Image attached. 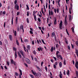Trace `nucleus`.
<instances>
[{
  "instance_id": "obj_1",
  "label": "nucleus",
  "mask_w": 78,
  "mask_h": 78,
  "mask_svg": "<svg viewBox=\"0 0 78 78\" xmlns=\"http://www.w3.org/2000/svg\"><path fill=\"white\" fill-rule=\"evenodd\" d=\"M70 6L69 8V12L70 14H71V11L73 12V9H72V8L73 7V5L71 3H70Z\"/></svg>"
},
{
  "instance_id": "obj_2",
  "label": "nucleus",
  "mask_w": 78,
  "mask_h": 78,
  "mask_svg": "<svg viewBox=\"0 0 78 78\" xmlns=\"http://www.w3.org/2000/svg\"><path fill=\"white\" fill-rule=\"evenodd\" d=\"M62 21H61L60 23L59 24V28L60 30H62Z\"/></svg>"
},
{
  "instance_id": "obj_3",
  "label": "nucleus",
  "mask_w": 78,
  "mask_h": 78,
  "mask_svg": "<svg viewBox=\"0 0 78 78\" xmlns=\"http://www.w3.org/2000/svg\"><path fill=\"white\" fill-rule=\"evenodd\" d=\"M31 72L34 75H35V76H38V75H37V73H36V72H34V71L33 70H32Z\"/></svg>"
},
{
  "instance_id": "obj_4",
  "label": "nucleus",
  "mask_w": 78,
  "mask_h": 78,
  "mask_svg": "<svg viewBox=\"0 0 78 78\" xmlns=\"http://www.w3.org/2000/svg\"><path fill=\"white\" fill-rule=\"evenodd\" d=\"M15 9H17V10H18V11H19V5H18V4H16L15 6Z\"/></svg>"
},
{
  "instance_id": "obj_5",
  "label": "nucleus",
  "mask_w": 78,
  "mask_h": 78,
  "mask_svg": "<svg viewBox=\"0 0 78 78\" xmlns=\"http://www.w3.org/2000/svg\"><path fill=\"white\" fill-rule=\"evenodd\" d=\"M19 70L20 73V74L19 75L20 78H22V76H21L22 75V70L20 69H19Z\"/></svg>"
},
{
  "instance_id": "obj_6",
  "label": "nucleus",
  "mask_w": 78,
  "mask_h": 78,
  "mask_svg": "<svg viewBox=\"0 0 78 78\" xmlns=\"http://www.w3.org/2000/svg\"><path fill=\"white\" fill-rule=\"evenodd\" d=\"M57 58H60L61 59V60H62V56L60 55H56Z\"/></svg>"
},
{
  "instance_id": "obj_7",
  "label": "nucleus",
  "mask_w": 78,
  "mask_h": 78,
  "mask_svg": "<svg viewBox=\"0 0 78 78\" xmlns=\"http://www.w3.org/2000/svg\"><path fill=\"white\" fill-rule=\"evenodd\" d=\"M26 61L27 62V64H30L31 63V62H30V60L28 58H26Z\"/></svg>"
},
{
  "instance_id": "obj_8",
  "label": "nucleus",
  "mask_w": 78,
  "mask_h": 78,
  "mask_svg": "<svg viewBox=\"0 0 78 78\" xmlns=\"http://www.w3.org/2000/svg\"><path fill=\"white\" fill-rule=\"evenodd\" d=\"M9 38L11 41H12V36L11 35H9Z\"/></svg>"
},
{
  "instance_id": "obj_9",
  "label": "nucleus",
  "mask_w": 78,
  "mask_h": 78,
  "mask_svg": "<svg viewBox=\"0 0 78 78\" xmlns=\"http://www.w3.org/2000/svg\"><path fill=\"white\" fill-rule=\"evenodd\" d=\"M55 37V36H56V35H55V33L54 32H53L51 33V37Z\"/></svg>"
},
{
  "instance_id": "obj_10",
  "label": "nucleus",
  "mask_w": 78,
  "mask_h": 78,
  "mask_svg": "<svg viewBox=\"0 0 78 78\" xmlns=\"http://www.w3.org/2000/svg\"><path fill=\"white\" fill-rule=\"evenodd\" d=\"M17 53L19 56L20 57V58H22V55H21V54H20V52L18 51L17 52Z\"/></svg>"
},
{
  "instance_id": "obj_11",
  "label": "nucleus",
  "mask_w": 78,
  "mask_h": 78,
  "mask_svg": "<svg viewBox=\"0 0 78 78\" xmlns=\"http://www.w3.org/2000/svg\"><path fill=\"white\" fill-rule=\"evenodd\" d=\"M75 53L76 54V55L77 57H78V49H75Z\"/></svg>"
},
{
  "instance_id": "obj_12",
  "label": "nucleus",
  "mask_w": 78,
  "mask_h": 78,
  "mask_svg": "<svg viewBox=\"0 0 78 78\" xmlns=\"http://www.w3.org/2000/svg\"><path fill=\"white\" fill-rule=\"evenodd\" d=\"M55 20L54 21V25H56L57 22H56V17L55 18Z\"/></svg>"
},
{
  "instance_id": "obj_13",
  "label": "nucleus",
  "mask_w": 78,
  "mask_h": 78,
  "mask_svg": "<svg viewBox=\"0 0 78 78\" xmlns=\"http://www.w3.org/2000/svg\"><path fill=\"white\" fill-rule=\"evenodd\" d=\"M60 74L59 75V76L60 78H62V73H61V71H60L59 72Z\"/></svg>"
},
{
  "instance_id": "obj_14",
  "label": "nucleus",
  "mask_w": 78,
  "mask_h": 78,
  "mask_svg": "<svg viewBox=\"0 0 78 78\" xmlns=\"http://www.w3.org/2000/svg\"><path fill=\"white\" fill-rule=\"evenodd\" d=\"M17 51H15V59H16L17 57Z\"/></svg>"
},
{
  "instance_id": "obj_15",
  "label": "nucleus",
  "mask_w": 78,
  "mask_h": 78,
  "mask_svg": "<svg viewBox=\"0 0 78 78\" xmlns=\"http://www.w3.org/2000/svg\"><path fill=\"white\" fill-rule=\"evenodd\" d=\"M35 67H36L37 69L38 70H39V71L41 70V68H39V66H37L35 65Z\"/></svg>"
},
{
  "instance_id": "obj_16",
  "label": "nucleus",
  "mask_w": 78,
  "mask_h": 78,
  "mask_svg": "<svg viewBox=\"0 0 78 78\" xmlns=\"http://www.w3.org/2000/svg\"><path fill=\"white\" fill-rule=\"evenodd\" d=\"M27 48L28 50H30V48H31V46L30 45H28L27 46Z\"/></svg>"
},
{
  "instance_id": "obj_17",
  "label": "nucleus",
  "mask_w": 78,
  "mask_h": 78,
  "mask_svg": "<svg viewBox=\"0 0 78 78\" xmlns=\"http://www.w3.org/2000/svg\"><path fill=\"white\" fill-rule=\"evenodd\" d=\"M75 27H73L71 28V29L72 30V31L73 33H75V31H74V28Z\"/></svg>"
},
{
  "instance_id": "obj_18",
  "label": "nucleus",
  "mask_w": 78,
  "mask_h": 78,
  "mask_svg": "<svg viewBox=\"0 0 78 78\" xmlns=\"http://www.w3.org/2000/svg\"><path fill=\"white\" fill-rule=\"evenodd\" d=\"M37 75H38V76L39 77H41V73H39V72H38L37 73Z\"/></svg>"
},
{
  "instance_id": "obj_19",
  "label": "nucleus",
  "mask_w": 78,
  "mask_h": 78,
  "mask_svg": "<svg viewBox=\"0 0 78 78\" xmlns=\"http://www.w3.org/2000/svg\"><path fill=\"white\" fill-rule=\"evenodd\" d=\"M76 77L78 78V72L77 71H76Z\"/></svg>"
},
{
  "instance_id": "obj_20",
  "label": "nucleus",
  "mask_w": 78,
  "mask_h": 78,
  "mask_svg": "<svg viewBox=\"0 0 78 78\" xmlns=\"http://www.w3.org/2000/svg\"><path fill=\"white\" fill-rule=\"evenodd\" d=\"M53 50H54V48H53V47H51V52H53Z\"/></svg>"
},
{
  "instance_id": "obj_21",
  "label": "nucleus",
  "mask_w": 78,
  "mask_h": 78,
  "mask_svg": "<svg viewBox=\"0 0 78 78\" xmlns=\"http://www.w3.org/2000/svg\"><path fill=\"white\" fill-rule=\"evenodd\" d=\"M18 20V17H16V24H17V20Z\"/></svg>"
},
{
  "instance_id": "obj_22",
  "label": "nucleus",
  "mask_w": 78,
  "mask_h": 78,
  "mask_svg": "<svg viewBox=\"0 0 78 78\" xmlns=\"http://www.w3.org/2000/svg\"><path fill=\"white\" fill-rule=\"evenodd\" d=\"M66 19H67V15L65 17V23H66V25H67V22L66 21Z\"/></svg>"
},
{
  "instance_id": "obj_23",
  "label": "nucleus",
  "mask_w": 78,
  "mask_h": 78,
  "mask_svg": "<svg viewBox=\"0 0 78 78\" xmlns=\"http://www.w3.org/2000/svg\"><path fill=\"white\" fill-rule=\"evenodd\" d=\"M59 66L60 67H62V62H60L59 63Z\"/></svg>"
},
{
  "instance_id": "obj_24",
  "label": "nucleus",
  "mask_w": 78,
  "mask_h": 78,
  "mask_svg": "<svg viewBox=\"0 0 78 78\" xmlns=\"http://www.w3.org/2000/svg\"><path fill=\"white\" fill-rule=\"evenodd\" d=\"M16 44L18 46H19V41H18V40H16Z\"/></svg>"
},
{
  "instance_id": "obj_25",
  "label": "nucleus",
  "mask_w": 78,
  "mask_h": 78,
  "mask_svg": "<svg viewBox=\"0 0 78 78\" xmlns=\"http://www.w3.org/2000/svg\"><path fill=\"white\" fill-rule=\"evenodd\" d=\"M13 50H14V51H17V49L16 48L14 47H13Z\"/></svg>"
},
{
  "instance_id": "obj_26",
  "label": "nucleus",
  "mask_w": 78,
  "mask_h": 78,
  "mask_svg": "<svg viewBox=\"0 0 78 78\" xmlns=\"http://www.w3.org/2000/svg\"><path fill=\"white\" fill-rule=\"evenodd\" d=\"M69 74H70V73H69V70H68L67 72L66 73V74H67V75H69Z\"/></svg>"
},
{
  "instance_id": "obj_27",
  "label": "nucleus",
  "mask_w": 78,
  "mask_h": 78,
  "mask_svg": "<svg viewBox=\"0 0 78 78\" xmlns=\"http://www.w3.org/2000/svg\"><path fill=\"white\" fill-rule=\"evenodd\" d=\"M15 75H16V76H19V74L18 73L16 72L15 73Z\"/></svg>"
},
{
  "instance_id": "obj_28",
  "label": "nucleus",
  "mask_w": 78,
  "mask_h": 78,
  "mask_svg": "<svg viewBox=\"0 0 78 78\" xmlns=\"http://www.w3.org/2000/svg\"><path fill=\"white\" fill-rule=\"evenodd\" d=\"M14 19V17H12V21H11V23H12V24L13 25V19Z\"/></svg>"
},
{
  "instance_id": "obj_29",
  "label": "nucleus",
  "mask_w": 78,
  "mask_h": 78,
  "mask_svg": "<svg viewBox=\"0 0 78 78\" xmlns=\"http://www.w3.org/2000/svg\"><path fill=\"white\" fill-rule=\"evenodd\" d=\"M20 30H22V28H23V25H21V26H20Z\"/></svg>"
},
{
  "instance_id": "obj_30",
  "label": "nucleus",
  "mask_w": 78,
  "mask_h": 78,
  "mask_svg": "<svg viewBox=\"0 0 78 78\" xmlns=\"http://www.w3.org/2000/svg\"><path fill=\"white\" fill-rule=\"evenodd\" d=\"M14 35L15 36H16L17 35V32H16V31H15L14 33Z\"/></svg>"
},
{
  "instance_id": "obj_31",
  "label": "nucleus",
  "mask_w": 78,
  "mask_h": 78,
  "mask_svg": "<svg viewBox=\"0 0 78 78\" xmlns=\"http://www.w3.org/2000/svg\"><path fill=\"white\" fill-rule=\"evenodd\" d=\"M35 13L36 14V11H33V16H36V15H35Z\"/></svg>"
},
{
  "instance_id": "obj_32",
  "label": "nucleus",
  "mask_w": 78,
  "mask_h": 78,
  "mask_svg": "<svg viewBox=\"0 0 78 78\" xmlns=\"http://www.w3.org/2000/svg\"><path fill=\"white\" fill-rule=\"evenodd\" d=\"M41 12L44 16H45V14H44V12H43V9H42V8H41Z\"/></svg>"
},
{
  "instance_id": "obj_33",
  "label": "nucleus",
  "mask_w": 78,
  "mask_h": 78,
  "mask_svg": "<svg viewBox=\"0 0 78 78\" xmlns=\"http://www.w3.org/2000/svg\"><path fill=\"white\" fill-rule=\"evenodd\" d=\"M59 53V51H57L56 52V56L58 55Z\"/></svg>"
},
{
  "instance_id": "obj_34",
  "label": "nucleus",
  "mask_w": 78,
  "mask_h": 78,
  "mask_svg": "<svg viewBox=\"0 0 78 78\" xmlns=\"http://www.w3.org/2000/svg\"><path fill=\"white\" fill-rule=\"evenodd\" d=\"M11 62V63L12 64H13V62H14V60H13V59H11L10 60Z\"/></svg>"
},
{
  "instance_id": "obj_35",
  "label": "nucleus",
  "mask_w": 78,
  "mask_h": 78,
  "mask_svg": "<svg viewBox=\"0 0 78 78\" xmlns=\"http://www.w3.org/2000/svg\"><path fill=\"white\" fill-rule=\"evenodd\" d=\"M58 47H59V45H58V44H56V48H58Z\"/></svg>"
},
{
  "instance_id": "obj_36",
  "label": "nucleus",
  "mask_w": 78,
  "mask_h": 78,
  "mask_svg": "<svg viewBox=\"0 0 78 78\" xmlns=\"http://www.w3.org/2000/svg\"><path fill=\"white\" fill-rule=\"evenodd\" d=\"M17 0H15L14 1V2L15 5H16V4L17 3Z\"/></svg>"
},
{
  "instance_id": "obj_37",
  "label": "nucleus",
  "mask_w": 78,
  "mask_h": 78,
  "mask_svg": "<svg viewBox=\"0 0 78 78\" xmlns=\"http://www.w3.org/2000/svg\"><path fill=\"white\" fill-rule=\"evenodd\" d=\"M24 42H28V39H25L24 40Z\"/></svg>"
},
{
  "instance_id": "obj_38",
  "label": "nucleus",
  "mask_w": 78,
  "mask_h": 78,
  "mask_svg": "<svg viewBox=\"0 0 78 78\" xmlns=\"http://www.w3.org/2000/svg\"><path fill=\"white\" fill-rule=\"evenodd\" d=\"M26 6L27 8V10H29L30 9H29V6H28V5H26Z\"/></svg>"
},
{
  "instance_id": "obj_39",
  "label": "nucleus",
  "mask_w": 78,
  "mask_h": 78,
  "mask_svg": "<svg viewBox=\"0 0 78 78\" xmlns=\"http://www.w3.org/2000/svg\"><path fill=\"white\" fill-rule=\"evenodd\" d=\"M33 53L34 54V55H36V52L35 50H34L33 51Z\"/></svg>"
},
{
  "instance_id": "obj_40",
  "label": "nucleus",
  "mask_w": 78,
  "mask_h": 78,
  "mask_svg": "<svg viewBox=\"0 0 78 78\" xmlns=\"http://www.w3.org/2000/svg\"><path fill=\"white\" fill-rule=\"evenodd\" d=\"M30 76L32 78H34V76L31 74H30Z\"/></svg>"
},
{
  "instance_id": "obj_41",
  "label": "nucleus",
  "mask_w": 78,
  "mask_h": 78,
  "mask_svg": "<svg viewBox=\"0 0 78 78\" xmlns=\"http://www.w3.org/2000/svg\"><path fill=\"white\" fill-rule=\"evenodd\" d=\"M50 13H51V16H53V12L51 10V11Z\"/></svg>"
},
{
  "instance_id": "obj_42",
  "label": "nucleus",
  "mask_w": 78,
  "mask_h": 78,
  "mask_svg": "<svg viewBox=\"0 0 78 78\" xmlns=\"http://www.w3.org/2000/svg\"><path fill=\"white\" fill-rule=\"evenodd\" d=\"M41 41L42 43H43V44H46L45 43V42H44V41L43 40L41 39Z\"/></svg>"
},
{
  "instance_id": "obj_43",
  "label": "nucleus",
  "mask_w": 78,
  "mask_h": 78,
  "mask_svg": "<svg viewBox=\"0 0 78 78\" xmlns=\"http://www.w3.org/2000/svg\"><path fill=\"white\" fill-rule=\"evenodd\" d=\"M59 2H60V0H58V3L59 7H60V5L59 4Z\"/></svg>"
},
{
  "instance_id": "obj_44",
  "label": "nucleus",
  "mask_w": 78,
  "mask_h": 78,
  "mask_svg": "<svg viewBox=\"0 0 78 78\" xmlns=\"http://www.w3.org/2000/svg\"><path fill=\"white\" fill-rule=\"evenodd\" d=\"M63 64L64 65H66V60L65 59V60H64L63 62Z\"/></svg>"
},
{
  "instance_id": "obj_45",
  "label": "nucleus",
  "mask_w": 78,
  "mask_h": 78,
  "mask_svg": "<svg viewBox=\"0 0 78 78\" xmlns=\"http://www.w3.org/2000/svg\"><path fill=\"white\" fill-rule=\"evenodd\" d=\"M6 63H7L8 66H9V62H8V61H7L6 62Z\"/></svg>"
},
{
  "instance_id": "obj_46",
  "label": "nucleus",
  "mask_w": 78,
  "mask_h": 78,
  "mask_svg": "<svg viewBox=\"0 0 78 78\" xmlns=\"http://www.w3.org/2000/svg\"><path fill=\"white\" fill-rule=\"evenodd\" d=\"M5 43L6 44H8V41L7 40V39H5Z\"/></svg>"
},
{
  "instance_id": "obj_47",
  "label": "nucleus",
  "mask_w": 78,
  "mask_h": 78,
  "mask_svg": "<svg viewBox=\"0 0 78 78\" xmlns=\"http://www.w3.org/2000/svg\"><path fill=\"white\" fill-rule=\"evenodd\" d=\"M27 21L28 23H29V20L28 19V18L27 19Z\"/></svg>"
},
{
  "instance_id": "obj_48",
  "label": "nucleus",
  "mask_w": 78,
  "mask_h": 78,
  "mask_svg": "<svg viewBox=\"0 0 78 78\" xmlns=\"http://www.w3.org/2000/svg\"><path fill=\"white\" fill-rule=\"evenodd\" d=\"M34 19L35 20V21H36V16H34Z\"/></svg>"
},
{
  "instance_id": "obj_49",
  "label": "nucleus",
  "mask_w": 78,
  "mask_h": 78,
  "mask_svg": "<svg viewBox=\"0 0 78 78\" xmlns=\"http://www.w3.org/2000/svg\"><path fill=\"white\" fill-rule=\"evenodd\" d=\"M38 22H41V19L39 18H38Z\"/></svg>"
},
{
  "instance_id": "obj_50",
  "label": "nucleus",
  "mask_w": 78,
  "mask_h": 78,
  "mask_svg": "<svg viewBox=\"0 0 78 78\" xmlns=\"http://www.w3.org/2000/svg\"><path fill=\"white\" fill-rule=\"evenodd\" d=\"M56 9L57 13H59V8H57Z\"/></svg>"
},
{
  "instance_id": "obj_51",
  "label": "nucleus",
  "mask_w": 78,
  "mask_h": 78,
  "mask_svg": "<svg viewBox=\"0 0 78 78\" xmlns=\"http://www.w3.org/2000/svg\"><path fill=\"white\" fill-rule=\"evenodd\" d=\"M6 14V12L5 11H4V12H2V14L5 15Z\"/></svg>"
},
{
  "instance_id": "obj_52",
  "label": "nucleus",
  "mask_w": 78,
  "mask_h": 78,
  "mask_svg": "<svg viewBox=\"0 0 78 78\" xmlns=\"http://www.w3.org/2000/svg\"><path fill=\"white\" fill-rule=\"evenodd\" d=\"M30 33L31 34H33V31L31 30H30Z\"/></svg>"
},
{
  "instance_id": "obj_53",
  "label": "nucleus",
  "mask_w": 78,
  "mask_h": 78,
  "mask_svg": "<svg viewBox=\"0 0 78 78\" xmlns=\"http://www.w3.org/2000/svg\"><path fill=\"white\" fill-rule=\"evenodd\" d=\"M13 64L14 65V66H16V61H14L13 62Z\"/></svg>"
},
{
  "instance_id": "obj_54",
  "label": "nucleus",
  "mask_w": 78,
  "mask_h": 78,
  "mask_svg": "<svg viewBox=\"0 0 78 78\" xmlns=\"http://www.w3.org/2000/svg\"><path fill=\"white\" fill-rule=\"evenodd\" d=\"M76 44L77 46H78V41H76Z\"/></svg>"
},
{
  "instance_id": "obj_55",
  "label": "nucleus",
  "mask_w": 78,
  "mask_h": 78,
  "mask_svg": "<svg viewBox=\"0 0 78 78\" xmlns=\"http://www.w3.org/2000/svg\"><path fill=\"white\" fill-rule=\"evenodd\" d=\"M45 68L46 72H48V71H47V66H45Z\"/></svg>"
},
{
  "instance_id": "obj_56",
  "label": "nucleus",
  "mask_w": 78,
  "mask_h": 78,
  "mask_svg": "<svg viewBox=\"0 0 78 78\" xmlns=\"http://www.w3.org/2000/svg\"><path fill=\"white\" fill-rule=\"evenodd\" d=\"M19 13H20V12H17L16 13L17 16H19Z\"/></svg>"
},
{
  "instance_id": "obj_57",
  "label": "nucleus",
  "mask_w": 78,
  "mask_h": 78,
  "mask_svg": "<svg viewBox=\"0 0 78 78\" xmlns=\"http://www.w3.org/2000/svg\"><path fill=\"white\" fill-rule=\"evenodd\" d=\"M21 55L23 56V57H25V55H24V54L23 52L21 54Z\"/></svg>"
},
{
  "instance_id": "obj_58",
  "label": "nucleus",
  "mask_w": 78,
  "mask_h": 78,
  "mask_svg": "<svg viewBox=\"0 0 78 78\" xmlns=\"http://www.w3.org/2000/svg\"><path fill=\"white\" fill-rule=\"evenodd\" d=\"M29 12H27V16H29Z\"/></svg>"
},
{
  "instance_id": "obj_59",
  "label": "nucleus",
  "mask_w": 78,
  "mask_h": 78,
  "mask_svg": "<svg viewBox=\"0 0 78 78\" xmlns=\"http://www.w3.org/2000/svg\"><path fill=\"white\" fill-rule=\"evenodd\" d=\"M51 25V23H50V24H48V25L49 27H50Z\"/></svg>"
},
{
  "instance_id": "obj_60",
  "label": "nucleus",
  "mask_w": 78,
  "mask_h": 78,
  "mask_svg": "<svg viewBox=\"0 0 78 78\" xmlns=\"http://www.w3.org/2000/svg\"><path fill=\"white\" fill-rule=\"evenodd\" d=\"M48 5V4L46 2V8H47V6Z\"/></svg>"
},
{
  "instance_id": "obj_61",
  "label": "nucleus",
  "mask_w": 78,
  "mask_h": 78,
  "mask_svg": "<svg viewBox=\"0 0 78 78\" xmlns=\"http://www.w3.org/2000/svg\"><path fill=\"white\" fill-rule=\"evenodd\" d=\"M49 16H51V13H50V10H49Z\"/></svg>"
},
{
  "instance_id": "obj_62",
  "label": "nucleus",
  "mask_w": 78,
  "mask_h": 78,
  "mask_svg": "<svg viewBox=\"0 0 78 78\" xmlns=\"http://www.w3.org/2000/svg\"><path fill=\"white\" fill-rule=\"evenodd\" d=\"M63 40L64 41H67V38L66 37H64L63 39Z\"/></svg>"
},
{
  "instance_id": "obj_63",
  "label": "nucleus",
  "mask_w": 78,
  "mask_h": 78,
  "mask_svg": "<svg viewBox=\"0 0 78 78\" xmlns=\"http://www.w3.org/2000/svg\"><path fill=\"white\" fill-rule=\"evenodd\" d=\"M54 12L55 13H56V9H54Z\"/></svg>"
},
{
  "instance_id": "obj_64",
  "label": "nucleus",
  "mask_w": 78,
  "mask_h": 78,
  "mask_svg": "<svg viewBox=\"0 0 78 78\" xmlns=\"http://www.w3.org/2000/svg\"><path fill=\"white\" fill-rule=\"evenodd\" d=\"M75 65H77L78 66V62H76V63L75 64Z\"/></svg>"
}]
</instances>
